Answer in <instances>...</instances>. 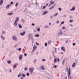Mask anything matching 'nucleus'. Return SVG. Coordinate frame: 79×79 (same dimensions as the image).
I'll return each instance as SVG.
<instances>
[{"label": "nucleus", "mask_w": 79, "mask_h": 79, "mask_svg": "<svg viewBox=\"0 0 79 79\" xmlns=\"http://www.w3.org/2000/svg\"><path fill=\"white\" fill-rule=\"evenodd\" d=\"M58 61V62H59L60 61V59L58 58H55L54 59V63H56V62Z\"/></svg>", "instance_id": "nucleus-1"}, {"label": "nucleus", "mask_w": 79, "mask_h": 79, "mask_svg": "<svg viewBox=\"0 0 79 79\" xmlns=\"http://www.w3.org/2000/svg\"><path fill=\"white\" fill-rule=\"evenodd\" d=\"M34 70V68L32 67L29 69V71L31 74H32Z\"/></svg>", "instance_id": "nucleus-2"}, {"label": "nucleus", "mask_w": 79, "mask_h": 79, "mask_svg": "<svg viewBox=\"0 0 79 79\" xmlns=\"http://www.w3.org/2000/svg\"><path fill=\"white\" fill-rule=\"evenodd\" d=\"M18 20H19V17H17L16 18V19L14 22V24L15 25V26H17V22L18 21Z\"/></svg>", "instance_id": "nucleus-3"}, {"label": "nucleus", "mask_w": 79, "mask_h": 79, "mask_svg": "<svg viewBox=\"0 0 79 79\" xmlns=\"http://www.w3.org/2000/svg\"><path fill=\"white\" fill-rule=\"evenodd\" d=\"M71 73V69L70 68H69V72L68 73V76L69 77L70 76V74Z\"/></svg>", "instance_id": "nucleus-4"}, {"label": "nucleus", "mask_w": 79, "mask_h": 79, "mask_svg": "<svg viewBox=\"0 0 79 79\" xmlns=\"http://www.w3.org/2000/svg\"><path fill=\"white\" fill-rule=\"evenodd\" d=\"M60 32H59L58 33L57 35H62L63 34V32H62V31L61 30H60Z\"/></svg>", "instance_id": "nucleus-5"}, {"label": "nucleus", "mask_w": 79, "mask_h": 79, "mask_svg": "<svg viewBox=\"0 0 79 79\" xmlns=\"http://www.w3.org/2000/svg\"><path fill=\"white\" fill-rule=\"evenodd\" d=\"M37 46H36L35 45H34L33 47V51H34V50H35Z\"/></svg>", "instance_id": "nucleus-6"}, {"label": "nucleus", "mask_w": 79, "mask_h": 79, "mask_svg": "<svg viewBox=\"0 0 79 79\" xmlns=\"http://www.w3.org/2000/svg\"><path fill=\"white\" fill-rule=\"evenodd\" d=\"M12 38L13 40H14L16 41L17 40V39L16 38V37H15V36H13Z\"/></svg>", "instance_id": "nucleus-7"}, {"label": "nucleus", "mask_w": 79, "mask_h": 79, "mask_svg": "<svg viewBox=\"0 0 79 79\" xmlns=\"http://www.w3.org/2000/svg\"><path fill=\"white\" fill-rule=\"evenodd\" d=\"M25 34H26V31H24L23 33H20V35H25Z\"/></svg>", "instance_id": "nucleus-8"}, {"label": "nucleus", "mask_w": 79, "mask_h": 79, "mask_svg": "<svg viewBox=\"0 0 79 79\" xmlns=\"http://www.w3.org/2000/svg\"><path fill=\"white\" fill-rule=\"evenodd\" d=\"M19 58L20 60H22L23 59V55H20L19 56Z\"/></svg>", "instance_id": "nucleus-9"}, {"label": "nucleus", "mask_w": 79, "mask_h": 79, "mask_svg": "<svg viewBox=\"0 0 79 79\" xmlns=\"http://www.w3.org/2000/svg\"><path fill=\"white\" fill-rule=\"evenodd\" d=\"M61 49L63 51V52H65V49L64 48V47H62L61 48Z\"/></svg>", "instance_id": "nucleus-10"}, {"label": "nucleus", "mask_w": 79, "mask_h": 79, "mask_svg": "<svg viewBox=\"0 0 79 79\" xmlns=\"http://www.w3.org/2000/svg\"><path fill=\"white\" fill-rule=\"evenodd\" d=\"M40 68L41 69H45V68L43 65H41L40 66Z\"/></svg>", "instance_id": "nucleus-11"}, {"label": "nucleus", "mask_w": 79, "mask_h": 79, "mask_svg": "<svg viewBox=\"0 0 79 79\" xmlns=\"http://www.w3.org/2000/svg\"><path fill=\"white\" fill-rule=\"evenodd\" d=\"M75 65H76V64L75 62H74L72 65V66L73 68H74V67L75 66Z\"/></svg>", "instance_id": "nucleus-12"}, {"label": "nucleus", "mask_w": 79, "mask_h": 79, "mask_svg": "<svg viewBox=\"0 0 79 79\" xmlns=\"http://www.w3.org/2000/svg\"><path fill=\"white\" fill-rule=\"evenodd\" d=\"M48 13V11H44L43 13V15H45V14H47Z\"/></svg>", "instance_id": "nucleus-13"}, {"label": "nucleus", "mask_w": 79, "mask_h": 79, "mask_svg": "<svg viewBox=\"0 0 79 79\" xmlns=\"http://www.w3.org/2000/svg\"><path fill=\"white\" fill-rule=\"evenodd\" d=\"M3 4V0H1L0 1V5H2Z\"/></svg>", "instance_id": "nucleus-14"}, {"label": "nucleus", "mask_w": 79, "mask_h": 79, "mask_svg": "<svg viewBox=\"0 0 79 79\" xmlns=\"http://www.w3.org/2000/svg\"><path fill=\"white\" fill-rule=\"evenodd\" d=\"M76 9V8L75 7H73L72 9H71V11H74V10Z\"/></svg>", "instance_id": "nucleus-15"}, {"label": "nucleus", "mask_w": 79, "mask_h": 79, "mask_svg": "<svg viewBox=\"0 0 79 79\" xmlns=\"http://www.w3.org/2000/svg\"><path fill=\"white\" fill-rule=\"evenodd\" d=\"M21 76H22V77H25V76H26V75L22 73L21 75Z\"/></svg>", "instance_id": "nucleus-16"}, {"label": "nucleus", "mask_w": 79, "mask_h": 79, "mask_svg": "<svg viewBox=\"0 0 79 79\" xmlns=\"http://www.w3.org/2000/svg\"><path fill=\"white\" fill-rule=\"evenodd\" d=\"M10 5L9 4L6 6V9H8V8H9V7H10Z\"/></svg>", "instance_id": "nucleus-17"}, {"label": "nucleus", "mask_w": 79, "mask_h": 79, "mask_svg": "<svg viewBox=\"0 0 79 79\" xmlns=\"http://www.w3.org/2000/svg\"><path fill=\"white\" fill-rule=\"evenodd\" d=\"M35 36L36 37H39V35L37 34L35 35Z\"/></svg>", "instance_id": "nucleus-18"}, {"label": "nucleus", "mask_w": 79, "mask_h": 79, "mask_svg": "<svg viewBox=\"0 0 79 79\" xmlns=\"http://www.w3.org/2000/svg\"><path fill=\"white\" fill-rule=\"evenodd\" d=\"M8 15H9V16H10L11 15H13V13H11L7 14Z\"/></svg>", "instance_id": "nucleus-19"}, {"label": "nucleus", "mask_w": 79, "mask_h": 79, "mask_svg": "<svg viewBox=\"0 0 79 79\" xmlns=\"http://www.w3.org/2000/svg\"><path fill=\"white\" fill-rule=\"evenodd\" d=\"M19 28H20V29H21V28H22V26H21V24L19 25Z\"/></svg>", "instance_id": "nucleus-20"}, {"label": "nucleus", "mask_w": 79, "mask_h": 79, "mask_svg": "<svg viewBox=\"0 0 79 79\" xmlns=\"http://www.w3.org/2000/svg\"><path fill=\"white\" fill-rule=\"evenodd\" d=\"M7 63L8 64H11V61L10 60H8L7 61Z\"/></svg>", "instance_id": "nucleus-21"}, {"label": "nucleus", "mask_w": 79, "mask_h": 79, "mask_svg": "<svg viewBox=\"0 0 79 79\" xmlns=\"http://www.w3.org/2000/svg\"><path fill=\"white\" fill-rule=\"evenodd\" d=\"M50 3L51 4H53V3H54V2H53V1H50Z\"/></svg>", "instance_id": "nucleus-22"}, {"label": "nucleus", "mask_w": 79, "mask_h": 79, "mask_svg": "<svg viewBox=\"0 0 79 79\" xmlns=\"http://www.w3.org/2000/svg\"><path fill=\"white\" fill-rule=\"evenodd\" d=\"M51 42H52V41L50 40L49 41L48 43V44H51Z\"/></svg>", "instance_id": "nucleus-23"}, {"label": "nucleus", "mask_w": 79, "mask_h": 79, "mask_svg": "<svg viewBox=\"0 0 79 79\" xmlns=\"http://www.w3.org/2000/svg\"><path fill=\"white\" fill-rule=\"evenodd\" d=\"M54 6H52L50 8L49 10H52V8H53Z\"/></svg>", "instance_id": "nucleus-24"}, {"label": "nucleus", "mask_w": 79, "mask_h": 79, "mask_svg": "<svg viewBox=\"0 0 79 79\" xmlns=\"http://www.w3.org/2000/svg\"><path fill=\"white\" fill-rule=\"evenodd\" d=\"M70 23H73V20L71 19L69 20Z\"/></svg>", "instance_id": "nucleus-25"}, {"label": "nucleus", "mask_w": 79, "mask_h": 79, "mask_svg": "<svg viewBox=\"0 0 79 79\" xmlns=\"http://www.w3.org/2000/svg\"><path fill=\"white\" fill-rule=\"evenodd\" d=\"M1 38H2V39H3V40H4L5 39V38L4 37H3V36L1 35Z\"/></svg>", "instance_id": "nucleus-26"}, {"label": "nucleus", "mask_w": 79, "mask_h": 79, "mask_svg": "<svg viewBox=\"0 0 79 79\" xmlns=\"http://www.w3.org/2000/svg\"><path fill=\"white\" fill-rule=\"evenodd\" d=\"M53 67L54 68H57V66H56V65H55L53 66Z\"/></svg>", "instance_id": "nucleus-27"}, {"label": "nucleus", "mask_w": 79, "mask_h": 79, "mask_svg": "<svg viewBox=\"0 0 79 79\" xmlns=\"http://www.w3.org/2000/svg\"><path fill=\"white\" fill-rule=\"evenodd\" d=\"M16 66L15 65H14V66H13L14 69H15L16 68Z\"/></svg>", "instance_id": "nucleus-28"}, {"label": "nucleus", "mask_w": 79, "mask_h": 79, "mask_svg": "<svg viewBox=\"0 0 79 79\" xmlns=\"http://www.w3.org/2000/svg\"><path fill=\"white\" fill-rule=\"evenodd\" d=\"M45 47H47V43H45Z\"/></svg>", "instance_id": "nucleus-29"}, {"label": "nucleus", "mask_w": 79, "mask_h": 79, "mask_svg": "<svg viewBox=\"0 0 79 79\" xmlns=\"http://www.w3.org/2000/svg\"><path fill=\"white\" fill-rule=\"evenodd\" d=\"M44 28H47L48 27V26H45L44 27Z\"/></svg>", "instance_id": "nucleus-30"}, {"label": "nucleus", "mask_w": 79, "mask_h": 79, "mask_svg": "<svg viewBox=\"0 0 79 79\" xmlns=\"http://www.w3.org/2000/svg\"><path fill=\"white\" fill-rule=\"evenodd\" d=\"M20 76H21V73H20L18 75V77H20Z\"/></svg>", "instance_id": "nucleus-31"}, {"label": "nucleus", "mask_w": 79, "mask_h": 79, "mask_svg": "<svg viewBox=\"0 0 79 79\" xmlns=\"http://www.w3.org/2000/svg\"><path fill=\"white\" fill-rule=\"evenodd\" d=\"M21 48H19V52H20L21 51Z\"/></svg>", "instance_id": "nucleus-32"}, {"label": "nucleus", "mask_w": 79, "mask_h": 79, "mask_svg": "<svg viewBox=\"0 0 79 79\" xmlns=\"http://www.w3.org/2000/svg\"><path fill=\"white\" fill-rule=\"evenodd\" d=\"M14 65H15V66H16L18 65V63H15L14 64Z\"/></svg>", "instance_id": "nucleus-33"}, {"label": "nucleus", "mask_w": 79, "mask_h": 79, "mask_svg": "<svg viewBox=\"0 0 79 79\" xmlns=\"http://www.w3.org/2000/svg\"><path fill=\"white\" fill-rule=\"evenodd\" d=\"M18 5V3H17L16 4H15V6H17Z\"/></svg>", "instance_id": "nucleus-34"}, {"label": "nucleus", "mask_w": 79, "mask_h": 79, "mask_svg": "<svg viewBox=\"0 0 79 79\" xmlns=\"http://www.w3.org/2000/svg\"><path fill=\"white\" fill-rule=\"evenodd\" d=\"M57 15H58V13H56V14L54 16H57Z\"/></svg>", "instance_id": "nucleus-35"}, {"label": "nucleus", "mask_w": 79, "mask_h": 79, "mask_svg": "<svg viewBox=\"0 0 79 79\" xmlns=\"http://www.w3.org/2000/svg\"><path fill=\"white\" fill-rule=\"evenodd\" d=\"M62 29H65V27H63L62 28Z\"/></svg>", "instance_id": "nucleus-36"}, {"label": "nucleus", "mask_w": 79, "mask_h": 79, "mask_svg": "<svg viewBox=\"0 0 79 79\" xmlns=\"http://www.w3.org/2000/svg\"><path fill=\"white\" fill-rule=\"evenodd\" d=\"M21 21L22 22H24V20L23 19H21Z\"/></svg>", "instance_id": "nucleus-37"}, {"label": "nucleus", "mask_w": 79, "mask_h": 79, "mask_svg": "<svg viewBox=\"0 0 79 79\" xmlns=\"http://www.w3.org/2000/svg\"><path fill=\"white\" fill-rule=\"evenodd\" d=\"M46 8V6H44L43 7V9H45Z\"/></svg>", "instance_id": "nucleus-38"}, {"label": "nucleus", "mask_w": 79, "mask_h": 79, "mask_svg": "<svg viewBox=\"0 0 79 79\" xmlns=\"http://www.w3.org/2000/svg\"><path fill=\"white\" fill-rule=\"evenodd\" d=\"M27 76H29V73H27Z\"/></svg>", "instance_id": "nucleus-39"}, {"label": "nucleus", "mask_w": 79, "mask_h": 79, "mask_svg": "<svg viewBox=\"0 0 79 79\" xmlns=\"http://www.w3.org/2000/svg\"><path fill=\"white\" fill-rule=\"evenodd\" d=\"M76 45V43H73V46H74V45Z\"/></svg>", "instance_id": "nucleus-40"}, {"label": "nucleus", "mask_w": 79, "mask_h": 79, "mask_svg": "<svg viewBox=\"0 0 79 79\" xmlns=\"http://www.w3.org/2000/svg\"><path fill=\"white\" fill-rule=\"evenodd\" d=\"M42 61H45V59H43Z\"/></svg>", "instance_id": "nucleus-41"}, {"label": "nucleus", "mask_w": 79, "mask_h": 79, "mask_svg": "<svg viewBox=\"0 0 79 79\" xmlns=\"http://www.w3.org/2000/svg\"><path fill=\"white\" fill-rule=\"evenodd\" d=\"M66 69H67V72H68V66H67Z\"/></svg>", "instance_id": "nucleus-42"}, {"label": "nucleus", "mask_w": 79, "mask_h": 79, "mask_svg": "<svg viewBox=\"0 0 79 79\" xmlns=\"http://www.w3.org/2000/svg\"><path fill=\"white\" fill-rule=\"evenodd\" d=\"M27 68H25V69H24L25 71H26V70H27Z\"/></svg>", "instance_id": "nucleus-43"}, {"label": "nucleus", "mask_w": 79, "mask_h": 79, "mask_svg": "<svg viewBox=\"0 0 79 79\" xmlns=\"http://www.w3.org/2000/svg\"><path fill=\"white\" fill-rule=\"evenodd\" d=\"M37 31H40V28H39L38 29H37Z\"/></svg>", "instance_id": "nucleus-44"}, {"label": "nucleus", "mask_w": 79, "mask_h": 79, "mask_svg": "<svg viewBox=\"0 0 79 79\" xmlns=\"http://www.w3.org/2000/svg\"><path fill=\"white\" fill-rule=\"evenodd\" d=\"M31 25H32V26H35V24L34 23H32Z\"/></svg>", "instance_id": "nucleus-45"}, {"label": "nucleus", "mask_w": 79, "mask_h": 79, "mask_svg": "<svg viewBox=\"0 0 79 79\" xmlns=\"http://www.w3.org/2000/svg\"><path fill=\"white\" fill-rule=\"evenodd\" d=\"M59 10H60V11H61V8H59Z\"/></svg>", "instance_id": "nucleus-46"}, {"label": "nucleus", "mask_w": 79, "mask_h": 79, "mask_svg": "<svg viewBox=\"0 0 79 79\" xmlns=\"http://www.w3.org/2000/svg\"><path fill=\"white\" fill-rule=\"evenodd\" d=\"M34 63H36V60H34Z\"/></svg>", "instance_id": "nucleus-47"}, {"label": "nucleus", "mask_w": 79, "mask_h": 79, "mask_svg": "<svg viewBox=\"0 0 79 79\" xmlns=\"http://www.w3.org/2000/svg\"><path fill=\"white\" fill-rule=\"evenodd\" d=\"M35 44L36 45H39V43H35Z\"/></svg>", "instance_id": "nucleus-48"}, {"label": "nucleus", "mask_w": 79, "mask_h": 79, "mask_svg": "<svg viewBox=\"0 0 79 79\" xmlns=\"http://www.w3.org/2000/svg\"><path fill=\"white\" fill-rule=\"evenodd\" d=\"M68 42V40H67L66 41H65V43L66 44H67Z\"/></svg>", "instance_id": "nucleus-49"}, {"label": "nucleus", "mask_w": 79, "mask_h": 79, "mask_svg": "<svg viewBox=\"0 0 79 79\" xmlns=\"http://www.w3.org/2000/svg\"><path fill=\"white\" fill-rule=\"evenodd\" d=\"M61 24H64V21H63L62 22H61Z\"/></svg>", "instance_id": "nucleus-50"}, {"label": "nucleus", "mask_w": 79, "mask_h": 79, "mask_svg": "<svg viewBox=\"0 0 79 79\" xmlns=\"http://www.w3.org/2000/svg\"><path fill=\"white\" fill-rule=\"evenodd\" d=\"M24 55L25 56H27V54L26 53H25Z\"/></svg>", "instance_id": "nucleus-51"}, {"label": "nucleus", "mask_w": 79, "mask_h": 79, "mask_svg": "<svg viewBox=\"0 0 79 79\" xmlns=\"http://www.w3.org/2000/svg\"><path fill=\"white\" fill-rule=\"evenodd\" d=\"M10 4H13V2H10Z\"/></svg>", "instance_id": "nucleus-52"}, {"label": "nucleus", "mask_w": 79, "mask_h": 79, "mask_svg": "<svg viewBox=\"0 0 79 79\" xmlns=\"http://www.w3.org/2000/svg\"><path fill=\"white\" fill-rule=\"evenodd\" d=\"M51 6V4H49L48 5V6Z\"/></svg>", "instance_id": "nucleus-53"}, {"label": "nucleus", "mask_w": 79, "mask_h": 79, "mask_svg": "<svg viewBox=\"0 0 79 79\" xmlns=\"http://www.w3.org/2000/svg\"><path fill=\"white\" fill-rule=\"evenodd\" d=\"M2 33H3V34H5V31H3Z\"/></svg>", "instance_id": "nucleus-54"}, {"label": "nucleus", "mask_w": 79, "mask_h": 79, "mask_svg": "<svg viewBox=\"0 0 79 79\" xmlns=\"http://www.w3.org/2000/svg\"><path fill=\"white\" fill-rule=\"evenodd\" d=\"M52 54H53V55H54L55 52H52Z\"/></svg>", "instance_id": "nucleus-55"}, {"label": "nucleus", "mask_w": 79, "mask_h": 79, "mask_svg": "<svg viewBox=\"0 0 79 79\" xmlns=\"http://www.w3.org/2000/svg\"><path fill=\"white\" fill-rule=\"evenodd\" d=\"M57 23H59V21H57Z\"/></svg>", "instance_id": "nucleus-56"}, {"label": "nucleus", "mask_w": 79, "mask_h": 79, "mask_svg": "<svg viewBox=\"0 0 79 79\" xmlns=\"http://www.w3.org/2000/svg\"><path fill=\"white\" fill-rule=\"evenodd\" d=\"M61 54H63V52H61Z\"/></svg>", "instance_id": "nucleus-57"}, {"label": "nucleus", "mask_w": 79, "mask_h": 79, "mask_svg": "<svg viewBox=\"0 0 79 79\" xmlns=\"http://www.w3.org/2000/svg\"><path fill=\"white\" fill-rule=\"evenodd\" d=\"M48 6V4H46V6Z\"/></svg>", "instance_id": "nucleus-58"}, {"label": "nucleus", "mask_w": 79, "mask_h": 79, "mask_svg": "<svg viewBox=\"0 0 79 79\" xmlns=\"http://www.w3.org/2000/svg\"><path fill=\"white\" fill-rule=\"evenodd\" d=\"M62 64H64V62H62Z\"/></svg>", "instance_id": "nucleus-59"}, {"label": "nucleus", "mask_w": 79, "mask_h": 79, "mask_svg": "<svg viewBox=\"0 0 79 79\" xmlns=\"http://www.w3.org/2000/svg\"><path fill=\"white\" fill-rule=\"evenodd\" d=\"M10 73L11 72V70H10Z\"/></svg>", "instance_id": "nucleus-60"}, {"label": "nucleus", "mask_w": 79, "mask_h": 79, "mask_svg": "<svg viewBox=\"0 0 79 79\" xmlns=\"http://www.w3.org/2000/svg\"><path fill=\"white\" fill-rule=\"evenodd\" d=\"M64 17H65L66 16V15H64Z\"/></svg>", "instance_id": "nucleus-61"}, {"label": "nucleus", "mask_w": 79, "mask_h": 79, "mask_svg": "<svg viewBox=\"0 0 79 79\" xmlns=\"http://www.w3.org/2000/svg\"><path fill=\"white\" fill-rule=\"evenodd\" d=\"M70 25L71 26H73V25H72L71 24H70Z\"/></svg>", "instance_id": "nucleus-62"}, {"label": "nucleus", "mask_w": 79, "mask_h": 79, "mask_svg": "<svg viewBox=\"0 0 79 79\" xmlns=\"http://www.w3.org/2000/svg\"><path fill=\"white\" fill-rule=\"evenodd\" d=\"M49 25H51V23H49Z\"/></svg>", "instance_id": "nucleus-63"}, {"label": "nucleus", "mask_w": 79, "mask_h": 79, "mask_svg": "<svg viewBox=\"0 0 79 79\" xmlns=\"http://www.w3.org/2000/svg\"><path fill=\"white\" fill-rule=\"evenodd\" d=\"M55 48V50H56V48Z\"/></svg>", "instance_id": "nucleus-64"}]
</instances>
